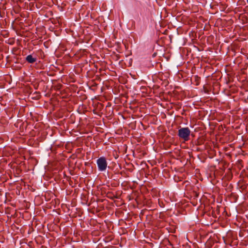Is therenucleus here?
Returning <instances> with one entry per match:
<instances>
[{"label": "nucleus", "mask_w": 248, "mask_h": 248, "mask_svg": "<svg viewBox=\"0 0 248 248\" xmlns=\"http://www.w3.org/2000/svg\"><path fill=\"white\" fill-rule=\"evenodd\" d=\"M98 169L100 171L105 170L107 167V162L105 157L99 158L96 161Z\"/></svg>", "instance_id": "obj_2"}, {"label": "nucleus", "mask_w": 248, "mask_h": 248, "mask_svg": "<svg viewBox=\"0 0 248 248\" xmlns=\"http://www.w3.org/2000/svg\"><path fill=\"white\" fill-rule=\"evenodd\" d=\"M36 58L33 57L31 55H28L26 58V60L30 63H33L36 61Z\"/></svg>", "instance_id": "obj_3"}, {"label": "nucleus", "mask_w": 248, "mask_h": 248, "mask_svg": "<svg viewBox=\"0 0 248 248\" xmlns=\"http://www.w3.org/2000/svg\"><path fill=\"white\" fill-rule=\"evenodd\" d=\"M190 134V130L188 127L181 128L178 130V136L185 141H188L189 140Z\"/></svg>", "instance_id": "obj_1"}]
</instances>
